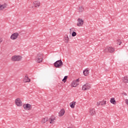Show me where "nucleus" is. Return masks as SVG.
I'll return each mask as SVG.
<instances>
[{"mask_svg":"<svg viewBox=\"0 0 128 128\" xmlns=\"http://www.w3.org/2000/svg\"><path fill=\"white\" fill-rule=\"evenodd\" d=\"M77 22L78 26H84V20L78 18Z\"/></svg>","mask_w":128,"mask_h":128,"instance_id":"1a4fd4ad","label":"nucleus"},{"mask_svg":"<svg viewBox=\"0 0 128 128\" xmlns=\"http://www.w3.org/2000/svg\"><path fill=\"white\" fill-rule=\"evenodd\" d=\"M92 86L88 83H86L84 85H83L82 87V90H90V88Z\"/></svg>","mask_w":128,"mask_h":128,"instance_id":"39448f33","label":"nucleus"},{"mask_svg":"<svg viewBox=\"0 0 128 128\" xmlns=\"http://www.w3.org/2000/svg\"><path fill=\"white\" fill-rule=\"evenodd\" d=\"M63 64H64L62 63V60H58L54 63V66H55V68H62Z\"/></svg>","mask_w":128,"mask_h":128,"instance_id":"7ed1b4c3","label":"nucleus"},{"mask_svg":"<svg viewBox=\"0 0 128 128\" xmlns=\"http://www.w3.org/2000/svg\"><path fill=\"white\" fill-rule=\"evenodd\" d=\"M64 112H65L64 109L61 110L58 113L59 116H62L64 114Z\"/></svg>","mask_w":128,"mask_h":128,"instance_id":"6ab92c4d","label":"nucleus"},{"mask_svg":"<svg viewBox=\"0 0 128 128\" xmlns=\"http://www.w3.org/2000/svg\"><path fill=\"white\" fill-rule=\"evenodd\" d=\"M72 36H76V32H73L72 34Z\"/></svg>","mask_w":128,"mask_h":128,"instance_id":"a878e982","label":"nucleus"},{"mask_svg":"<svg viewBox=\"0 0 128 128\" xmlns=\"http://www.w3.org/2000/svg\"><path fill=\"white\" fill-rule=\"evenodd\" d=\"M50 123L51 124H54V120H56V118L54 116H52L50 118Z\"/></svg>","mask_w":128,"mask_h":128,"instance_id":"a211bd4d","label":"nucleus"},{"mask_svg":"<svg viewBox=\"0 0 128 128\" xmlns=\"http://www.w3.org/2000/svg\"><path fill=\"white\" fill-rule=\"evenodd\" d=\"M114 52V49L112 46L106 47L104 50V52H110L112 54Z\"/></svg>","mask_w":128,"mask_h":128,"instance_id":"20e7f679","label":"nucleus"},{"mask_svg":"<svg viewBox=\"0 0 128 128\" xmlns=\"http://www.w3.org/2000/svg\"><path fill=\"white\" fill-rule=\"evenodd\" d=\"M44 54L42 53H38L36 57L35 60L38 64H40V62H42Z\"/></svg>","mask_w":128,"mask_h":128,"instance_id":"f257e3e1","label":"nucleus"},{"mask_svg":"<svg viewBox=\"0 0 128 128\" xmlns=\"http://www.w3.org/2000/svg\"><path fill=\"white\" fill-rule=\"evenodd\" d=\"M2 42V40L0 38V44Z\"/></svg>","mask_w":128,"mask_h":128,"instance_id":"7c9ffc66","label":"nucleus"},{"mask_svg":"<svg viewBox=\"0 0 128 128\" xmlns=\"http://www.w3.org/2000/svg\"><path fill=\"white\" fill-rule=\"evenodd\" d=\"M122 81L125 84H128V76H124L122 78Z\"/></svg>","mask_w":128,"mask_h":128,"instance_id":"4be33fe9","label":"nucleus"},{"mask_svg":"<svg viewBox=\"0 0 128 128\" xmlns=\"http://www.w3.org/2000/svg\"><path fill=\"white\" fill-rule=\"evenodd\" d=\"M22 58L21 56H14L12 57L11 60L12 62H20Z\"/></svg>","mask_w":128,"mask_h":128,"instance_id":"f03ea898","label":"nucleus"},{"mask_svg":"<svg viewBox=\"0 0 128 128\" xmlns=\"http://www.w3.org/2000/svg\"><path fill=\"white\" fill-rule=\"evenodd\" d=\"M83 74H84V76H88V74H90V71L88 70V68H86L84 70Z\"/></svg>","mask_w":128,"mask_h":128,"instance_id":"2eb2a0df","label":"nucleus"},{"mask_svg":"<svg viewBox=\"0 0 128 128\" xmlns=\"http://www.w3.org/2000/svg\"><path fill=\"white\" fill-rule=\"evenodd\" d=\"M6 6H8V4H0V10H4V8H6Z\"/></svg>","mask_w":128,"mask_h":128,"instance_id":"4468645a","label":"nucleus"},{"mask_svg":"<svg viewBox=\"0 0 128 128\" xmlns=\"http://www.w3.org/2000/svg\"><path fill=\"white\" fill-rule=\"evenodd\" d=\"M48 122V118L47 117L42 118V120H41V122L42 124H46V122Z\"/></svg>","mask_w":128,"mask_h":128,"instance_id":"dca6fc26","label":"nucleus"},{"mask_svg":"<svg viewBox=\"0 0 128 128\" xmlns=\"http://www.w3.org/2000/svg\"><path fill=\"white\" fill-rule=\"evenodd\" d=\"M120 44H122V42L119 44V46H120Z\"/></svg>","mask_w":128,"mask_h":128,"instance_id":"2f4dec72","label":"nucleus"},{"mask_svg":"<svg viewBox=\"0 0 128 128\" xmlns=\"http://www.w3.org/2000/svg\"><path fill=\"white\" fill-rule=\"evenodd\" d=\"M78 84V83L76 82V81L74 80L72 83V88H76Z\"/></svg>","mask_w":128,"mask_h":128,"instance_id":"f3484780","label":"nucleus"},{"mask_svg":"<svg viewBox=\"0 0 128 128\" xmlns=\"http://www.w3.org/2000/svg\"><path fill=\"white\" fill-rule=\"evenodd\" d=\"M74 28H70V34H72V32H74Z\"/></svg>","mask_w":128,"mask_h":128,"instance_id":"bb28decb","label":"nucleus"},{"mask_svg":"<svg viewBox=\"0 0 128 128\" xmlns=\"http://www.w3.org/2000/svg\"><path fill=\"white\" fill-rule=\"evenodd\" d=\"M66 80H68V76H65L64 79L62 80V82H66Z\"/></svg>","mask_w":128,"mask_h":128,"instance_id":"393cba45","label":"nucleus"},{"mask_svg":"<svg viewBox=\"0 0 128 128\" xmlns=\"http://www.w3.org/2000/svg\"><path fill=\"white\" fill-rule=\"evenodd\" d=\"M74 81L76 82H78H78H80V78H78L75 80Z\"/></svg>","mask_w":128,"mask_h":128,"instance_id":"cd10ccee","label":"nucleus"},{"mask_svg":"<svg viewBox=\"0 0 128 128\" xmlns=\"http://www.w3.org/2000/svg\"><path fill=\"white\" fill-rule=\"evenodd\" d=\"M23 108H24V110H32V104H24L23 105Z\"/></svg>","mask_w":128,"mask_h":128,"instance_id":"6e6552de","label":"nucleus"},{"mask_svg":"<svg viewBox=\"0 0 128 128\" xmlns=\"http://www.w3.org/2000/svg\"><path fill=\"white\" fill-rule=\"evenodd\" d=\"M76 102L73 101L70 104V106L72 108H74V106H76Z\"/></svg>","mask_w":128,"mask_h":128,"instance_id":"aec40b11","label":"nucleus"},{"mask_svg":"<svg viewBox=\"0 0 128 128\" xmlns=\"http://www.w3.org/2000/svg\"><path fill=\"white\" fill-rule=\"evenodd\" d=\"M89 113L90 116H96V110L94 108H91L89 109Z\"/></svg>","mask_w":128,"mask_h":128,"instance_id":"9b49d317","label":"nucleus"},{"mask_svg":"<svg viewBox=\"0 0 128 128\" xmlns=\"http://www.w3.org/2000/svg\"><path fill=\"white\" fill-rule=\"evenodd\" d=\"M106 101H102L100 102V106H106Z\"/></svg>","mask_w":128,"mask_h":128,"instance_id":"b1692460","label":"nucleus"},{"mask_svg":"<svg viewBox=\"0 0 128 128\" xmlns=\"http://www.w3.org/2000/svg\"><path fill=\"white\" fill-rule=\"evenodd\" d=\"M33 4L34 8H40V2L38 0H36L33 2Z\"/></svg>","mask_w":128,"mask_h":128,"instance_id":"9d476101","label":"nucleus"},{"mask_svg":"<svg viewBox=\"0 0 128 128\" xmlns=\"http://www.w3.org/2000/svg\"><path fill=\"white\" fill-rule=\"evenodd\" d=\"M64 40L65 44H68V42H70V38H68V34H66L64 36Z\"/></svg>","mask_w":128,"mask_h":128,"instance_id":"f8f14e48","label":"nucleus"},{"mask_svg":"<svg viewBox=\"0 0 128 128\" xmlns=\"http://www.w3.org/2000/svg\"><path fill=\"white\" fill-rule=\"evenodd\" d=\"M110 102H111V104H116V100L114 98H111L110 100Z\"/></svg>","mask_w":128,"mask_h":128,"instance_id":"412c9836","label":"nucleus"},{"mask_svg":"<svg viewBox=\"0 0 128 128\" xmlns=\"http://www.w3.org/2000/svg\"><path fill=\"white\" fill-rule=\"evenodd\" d=\"M84 8L82 6H79L78 8V12H84Z\"/></svg>","mask_w":128,"mask_h":128,"instance_id":"5701e85b","label":"nucleus"},{"mask_svg":"<svg viewBox=\"0 0 128 128\" xmlns=\"http://www.w3.org/2000/svg\"><path fill=\"white\" fill-rule=\"evenodd\" d=\"M15 104L17 106H22V102L20 98H17L16 99Z\"/></svg>","mask_w":128,"mask_h":128,"instance_id":"0eeeda50","label":"nucleus"},{"mask_svg":"<svg viewBox=\"0 0 128 128\" xmlns=\"http://www.w3.org/2000/svg\"><path fill=\"white\" fill-rule=\"evenodd\" d=\"M100 102H97V104H96L97 106H100Z\"/></svg>","mask_w":128,"mask_h":128,"instance_id":"c756f323","label":"nucleus"},{"mask_svg":"<svg viewBox=\"0 0 128 128\" xmlns=\"http://www.w3.org/2000/svg\"><path fill=\"white\" fill-rule=\"evenodd\" d=\"M18 36H20V34L18 32L14 33L10 36V38L12 40H16L18 38Z\"/></svg>","mask_w":128,"mask_h":128,"instance_id":"423d86ee","label":"nucleus"},{"mask_svg":"<svg viewBox=\"0 0 128 128\" xmlns=\"http://www.w3.org/2000/svg\"><path fill=\"white\" fill-rule=\"evenodd\" d=\"M34 8V6L30 7V8Z\"/></svg>","mask_w":128,"mask_h":128,"instance_id":"473e14b6","label":"nucleus"},{"mask_svg":"<svg viewBox=\"0 0 128 128\" xmlns=\"http://www.w3.org/2000/svg\"><path fill=\"white\" fill-rule=\"evenodd\" d=\"M24 82H30V79L28 78V76H26L23 79Z\"/></svg>","mask_w":128,"mask_h":128,"instance_id":"ddd939ff","label":"nucleus"},{"mask_svg":"<svg viewBox=\"0 0 128 128\" xmlns=\"http://www.w3.org/2000/svg\"><path fill=\"white\" fill-rule=\"evenodd\" d=\"M125 102H126V104H127V106H128V99H126L125 100Z\"/></svg>","mask_w":128,"mask_h":128,"instance_id":"c85d7f7f","label":"nucleus"}]
</instances>
